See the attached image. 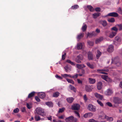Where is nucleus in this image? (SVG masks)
<instances>
[{
  "label": "nucleus",
  "mask_w": 122,
  "mask_h": 122,
  "mask_svg": "<svg viewBox=\"0 0 122 122\" xmlns=\"http://www.w3.org/2000/svg\"><path fill=\"white\" fill-rule=\"evenodd\" d=\"M65 121L66 122H76L77 119L76 118H74L73 116H71L66 118Z\"/></svg>",
  "instance_id": "1"
},
{
  "label": "nucleus",
  "mask_w": 122,
  "mask_h": 122,
  "mask_svg": "<svg viewBox=\"0 0 122 122\" xmlns=\"http://www.w3.org/2000/svg\"><path fill=\"white\" fill-rule=\"evenodd\" d=\"M113 102L115 104L118 105L122 102V100L119 97H114L113 98Z\"/></svg>",
  "instance_id": "2"
},
{
  "label": "nucleus",
  "mask_w": 122,
  "mask_h": 122,
  "mask_svg": "<svg viewBox=\"0 0 122 122\" xmlns=\"http://www.w3.org/2000/svg\"><path fill=\"white\" fill-rule=\"evenodd\" d=\"M36 111L37 114L43 116L45 115L44 111L42 108L37 107L36 109Z\"/></svg>",
  "instance_id": "3"
},
{
  "label": "nucleus",
  "mask_w": 122,
  "mask_h": 122,
  "mask_svg": "<svg viewBox=\"0 0 122 122\" xmlns=\"http://www.w3.org/2000/svg\"><path fill=\"white\" fill-rule=\"evenodd\" d=\"M80 105L78 104H73L71 106V109L73 110H78L80 108Z\"/></svg>",
  "instance_id": "4"
},
{
  "label": "nucleus",
  "mask_w": 122,
  "mask_h": 122,
  "mask_svg": "<svg viewBox=\"0 0 122 122\" xmlns=\"http://www.w3.org/2000/svg\"><path fill=\"white\" fill-rule=\"evenodd\" d=\"M111 63L115 64L117 66H119L121 65L120 63L119 62L118 59L117 58H115L114 59H112Z\"/></svg>",
  "instance_id": "5"
},
{
  "label": "nucleus",
  "mask_w": 122,
  "mask_h": 122,
  "mask_svg": "<svg viewBox=\"0 0 122 122\" xmlns=\"http://www.w3.org/2000/svg\"><path fill=\"white\" fill-rule=\"evenodd\" d=\"M88 109L90 111L93 112L96 111V107L91 104L88 105Z\"/></svg>",
  "instance_id": "6"
},
{
  "label": "nucleus",
  "mask_w": 122,
  "mask_h": 122,
  "mask_svg": "<svg viewBox=\"0 0 122 122\" xmlns=\"http://www.w3.org/2000/svg\"><path fill=\"white\" fill-rule=\"evenodd\" d=\"M83 57L81 55H79L77 56L76 59V61L78 63H80L81 62V60H83Z\"/></svg>",
  "instance_id": "7"
},
{
  "label": "nucleus",
  "mask_w": 122,
  "mask_h": 122,
  "mask_svg": "<svg viewBox=\"0 0 122 122\" xmlns=\"http://www.w3.org/2000/svg\"><path fill=\"white\" fill-rule=\"evenodd\" d=\"M121 41V38L118 36H117L115 37V41H114V43L116 45H117V44H116V42H117L118 43H120Z\"/></svg>",
  "instance_id": "8"
},
{
  "label": "nucleus",
  "mask_w": 122,
  "mask_h": 122,
  "mask_svg": "<svg viewBox=\"0 0 122 122\" xmlns=\"http://www.w3.org/2000/svg\"><path fill=\"white\" fill-rule=\"evenodd\" d=\"M87 57L89 60H92L93 58V57L92 53L89 52L87 53Z\"/></svg>",
  "instance_id": "9"
},
{
  "label": "nucleus",
  "mask_w": 122,
  "mask_h": 122,
  "mask_svg": "<svg viewBox=\"0 0 122 122\" xmlns=\"http://www.w3.org/2000/svg\"><path fill=\"white\" fill-rule=\"evenodd\" d=\"M118 16V14L117 13L115 12H113L109 13L107 15V16H109L116 17H117Z\"/></svg>",
  "instance_id": "10"
},
{
  "label": "nucleus",
  "mask_w": 122,
  "mask_h": 122,
  "mask_svg": "<svg viewBox=\"0 0 122 122\" xmlns=\"http://www.w3.org/2000/svg\"><path fill=\"white\" fill-rule=\"evenodd\" d=\"M113 92L112 90L108 89L105 92V94L107 95H111Z\"/></svg>",
  "instance_id": "11"
},
{
  "label": "nucleus",
  "mask_w": 122,
  "mask_h": 122,
  "mask_svg": "<svg viewBox=\"0 0 122 122\" xmlns=\"http://www.w3.org/2000/svg\"><path fill=\"white\" fill-rule=\"evenodd\" d=\"M114 50V46L112 45H110L107 49V51L109 52H112Z\"/></svg>",
  "instance_id": "12"
},
{
  "label": "nucleus",
  "mask_w": 122,
  "mask_h": 122,
  "mask_svg": "<svg viewBox=\"0 0 122 122\" xmlns=\"http://www.w3.org/2000/svg\"><path fill=\"white\" fill-rule=\"evenodd\" d=\"M38 97L41 99H43L45 97V94L44 93L40 92L38 94Z\"/></svg>",
  "instance_id": "13"
},
{
  "label": "nucleus",
  "mask_w": 122,
  "mask_h": 122,
  "mask_svg": "<svg viewBox=\"0 0 122 122\" xmlns=\"http://www.w3.org/2000/svg\"><path fill=\"white\" fill-rule=\"evenodd\" d=\"M102 83L101 82H98L97 84V88L98 90H100L102 87Z\"/></svg>",
  "instance_id": "14"
},
{
  "label": "nucleus",
  "mask_w": 122,
  "mask_h": 122,
  "mask_svg": "<svg viewBox=\"0 0 122 122\" xmlns=\"http://www.w3.org/2000/svg\"><path fill=\"white\" fill-rule=\"evenodd\" d=\"M66 100L68 103H71L73 102L74 100V98L72 97H69L67 98Z\"/></svg>",
  "instance_id": "15"
},
{
  "label": "nucleus",
  "mask_w": 122,
  "mask_h": 122,
  "mask_svg": "<svg viewBox=\"0 0 122 122\" xmlns=\"http://www.w3.org/2000/svg\"><path fill=\"white\" fill-rule=\"evenodd\" d=\"M45 104L49 107H53V104L51 102H48L45 103Z\"/></svg>",
  "instance_id": "16"
},
{
  "label": "nucleus",
  "mask_w": 122,
  "mask_h": 122,
  "mask_svg": "<svg viewBox=\"0 0 122 122\" xmlns=\"http://www.w3.org/2000/svg\"><path fill=\"white\" fill-rule=\"evenodd\" d=\"M95 97L98 98L102 100L103 98V96H102L98 94L97 93H96L95 94Z\"/></svg>",
  "instance_id": "17"
},
{
  "label": "nucleus",
  "mask_w": 122,
  "mask_h": 122,
  "mask_svg": "<svg viewBox=\"0 0 122 122\" xmlns=\"http://www.w3.org/2000/svg\"><path fill=\"white\" fill-rule=\"evenodd\" d=\"M89 81L90 84H93L96 81L94 79H92L91 78H89Z\"/></svg>",
  "instance_id": "18"
},
{
  "label": "nucleus",
  "mask_w": 122,
  "mask_h": 122,
  "mask_svg": "<svg viewBox=\"0 0 122 122\" xmlns=\"http://www.w3.org/2000/svg\"><path fill=\"white\" fill-rule=\"evenodd\" d=\"M103 39V38L102 37H100L99 38L96 39V40L95 43L96 44H97L101 41H102Z\"/></svg>",
  "instance_id": "19"
},
{
  "label": "nucleus",
  "mask_w": 122,
  "mask_h": 122,
  "mask_svg": "<svg viewBox=\"0 0 122 122\" xmlns=\"http://www.w3.org/2000/svg\"><path fill=\"white\" fill-rule=\"evenodd\" d=\"M76 66L77 68L79 69L85 67V66L84 64H77L76 65Z\"/></svg>",
  "instance_id": "20"
},
{
  "label": "nucleus",
  "mask_w": 122,
  "mask_h": 122,
  "mask_svg": "<svg viewBox=\"0 0 122 122\" xmlns=\"http://www.w3.org/2000/svg\"><path fill=\"white\" fill-rule=\"evenodd\" d=\"M101 14L100 13H97L93 14L92 15L93 16V17L94 18H96L100 15Z\"/></svg>",
  "instance_id": "21"
},
{
  "label": "nucleus",
  "mask_w": 122,
  "mask_h": 122,
  "mask_svg": "<svg viewBox=\"0 0 122 122\" xmlns=\"http://www.w3.org/2000/svg\"><path fill=\"white\" fill-rule=\"evenodd\" d=\"M85 88L87 92H91L92 91V89L90 86H86Z\"/></svg>",
  "instance_id": "22"
},
{
  "label": "nucleus",
  "mask_w": 122,
  "mask_h": 122,
  "mask_svg": "<svg viewBox=\"0 0 122 122\" xmlns=\"http://www.w3.org/2000/svg\"><path fill=\"white\" fill-rule=\"evenodd\" d=\"M35 93V92H31L29 94L28 96V98H30L33 97Z\"/></svg>",
  "instance_id": "23"
},
{
  "label": "nucleus",
  "mask_w": 122,
  "mask_h": 122,
  "mask_svg": "<svg viewBox=\"0 0 122 122\" xmlns=\"http://www.w3.org/2000/svg\"><path fill=\"white\" fill-rule=\"evenodd\" d=\"M116 33L112 32L109 35V37L111 38L113 37L114 36L116 35Z\"/></svg>",
  "instance_id": "24"
},
{
  "label": "nucleus",
  "mask_w": 122,
  "mask_h": 122,
  "mask_svg": "<svg viewBox=\"0 0 122 122\" xmlns=\"http://www.w3.org/2000/svg\"><path fill=\"white\" fill-rule=\"evenodd\" d=\"M61 76L65 78H66L68 76L70 77L71 78L72 77V76L70 74H62Z\"/></svg>",
  "instance_id": "25"
},
{
  "label": "nucleus",
  "mask_w": 122,
  "mask_h": 122,
  "mask_svg": "<svg viewBox=\"0 0 122 122\" xmlns=\"http://www.w3.org/2000/svg\"><path fill=\"white\" fill-rule=\"evenodd\" d=\"M60 93L58 92H56L53 93V96L55 97H57L59 95Z\"/></svg>",
  "instance_id": "26"
},
{
  "label": "nucleus",
  "mask_w": 122,
  "mask_h": 122,
  "mask_svg": "<svg viewBox=\"0 0 122 122\" xmlns=\"http://www.w3.org/2000/svg\"><path fill=\"white\" fill-rule=\"evenodd\" d=\"M88 9L90 10V11L93 12L94 11V8L91 5H88L87 6Z\"/></svg>",
  "instance_id": "27"
},
{
  "label": "nucleus",
  "mask_w": 122,
  "mask_h": 122,
  "mask_svg": "<svg viewBox=\"0 0 122 122\" xmlns=\"http://www.w3.org/2000/svg\"><path fill=\"white\" fill-rule=\"evenodd\" d=\"M106 117L107 121L109 122H112L113 120V118L112 117H110L107 116H106Z\"/></svg>",
  "instance_id": "28"
},
{
  "label": "nucleus",
  "mask_w": 122,
  "mask_h": 122,
  "mask_svg": "<svg viewBox=\"0 0 122 122\" xmlns=\"http://www.w3.org/2000/svg\"><path fill=\"white\" fill-rule=\"evenodd\" d=\"M82 47V45L81 43H78L77 45V48L79 49H81Z\"/></svg>",
  "instance_id": "29"
},
{
  "label": "nucleus",
  "mask_w": 122,
  "mask_h": 122,
  "mask_svg": "<svg viewBox=\"0 0 122 122\" xmlns=\"http://www.w3.org/2000/svg\"><path fill=\"white\" fill-rule=\"evenodd\" d=\"M102 52L98 50H97V54L96 55V58L98 59L102 54Z\"/></svg>",
  "instance_id": "30"
},
{
  "label": "nucleus",
  "mask_w": 122,
  "mask_h": 122,
  "mask_svg": "<svg viewBox=\"0 0 122 122\" xmlns=\"http://www.w3.org/2000/svg\"><path fill=\"white\" fill-rule=\"evenodd\" d=\"M79 7L78 5H76L72 6L71 8V9L75 10L78 8Z\"/></svg>",
  "instance_id": "31"
},
{
  "label": "nucleus",
  "mask_w": 122,
  "mask_h": 122,
  "mask_svg": "<svg viewBox=\"0 0 122 122\" xmlns=\"http://www.w3.org/2000/svg\"><path fill=\"white\" fill-rule=\"evenodd\" d=\"M111 30H112L114 31H112V32H114L116 33V34L117 33V32L118 30V29L116 27H114L112 28L111 29Z\"/></svg>",
  "instance_id": "32"
},
{
  "label": "nucleus",
  "mask_w": 122,
  "mask_h": 122,
  "mask_svg": "<svg viewBox=\"0 0 122 122\" xmlns=\"http://www.w3.org/2000/svg\"><path fill=\"white\" fill-rule=\"evenodd\" d=\"M69 88L71 90H73L74 92H76V89L73 86L70 85L69 86Z\"/></svg>",
  "instance_id": "33"
},
{
  "label": "nucleus",
  "mask_w": 122,
  "mask_h": 122,
  "mask_svg": "<svg viewBox=\"0 0 122 122\" xmlns=\"http://www.w3.org/2000/svg\"><path fill=\"white\" fill-rule=\"evenodd\" d=\"M84 33H82L80 34L79 35H78L77 37V38L79 39H80L81 38L83 37L84 36Z\"/></svg>",
  "instance_id": "34"
},
{
  "label": "nucleus",
  "mask_w": 122,
  "mask_h": 122,
  "mask_svg": "<svg viewBox=\"0 0 122 122\" xmlns=\"http://www.w3.org/2000/svg\"><path fill=\"white\" fill-rule=\"evenodd\" d=\"M87 43L88 45L90 46H92L93 45L94 42L92 41H87Z\"/></svg>",
  "instance_id": "35"
},
{
  "label": "nucleus",
  "mask_w": 122,
  "mask_h": 122,
  "mask_svg": "<svg viewBox=\"0 0 122 122\" xmlns=\"http://www.w3.org/2000/svg\"><path fill=\"white\" fill-rule=\"evenodd\" d=\"M66 81L69 82L72 84H74V82L71 79H69L68 78H66Z\"/></svg>",
  "instance_id": "36"
},
{
  "label": "nucleus",
  "mask_w": 122,
  "mask_h": 122,
  "mask_svg": "<svg viewBox=\"0 0 122 122\" xmlns=\"http://www.w3.org/2000/svg\"><path fill=\"white\" fill-rule=\"evenodd\" d=\"M97 71L99 73H102L104 74H107V73L105 72H103V70H100V69H97Z\"/></svg>",
  "instance_id": "37"
},
{
  "label": "nucleus",
  "mask_w": 122,
  "mask_h": 122,
  "mask_svg": "<svg viewBox=\"0 0 122 122\" xmlns=\"http://www.w3.org/2000/svg\"><path fill=\"white\" fill-rule=\"evenodd\" d=\"M108 21L110 22L113 23L115 22V20L114 18H112L108 20Z\"/></svg>",
  "instance_id": "38"
},
{
  "label": "nucleus",
  "mask_w": 122,
  "mask_h": 122,
  "mask_svg": "<svg viewBox=\"0 0 122 122\" xmlns=\"http://www.w3.org/2000/svg\"><path fill=\"white\" fill-rule=\"evenodd\" d=\"M87 26L86 25L83 26L82 27V29L83 31L84 32L86 30Z\"/></svg>",
  "instance_id": "39"
},
{
  "label": "nucleus",
  "mask_w": 122,
  "mask_h": 122,
  "mask_svg": "<svg viewBox=\"0 0 122 122\" xmlns=\"http://www.w3.org/2000/svg\"><path fill=\"white\" fill-rule=\"evenodd\" d=\"M106 116H107L104 115H100L99 116V118L100 119L103 120L105 119H106Z\"/></svg>",
  "instance_id": "40"
},
{
  "label": "nucleus",
  "mask_w": 122,
  "mask_h": 122,
  "mask_svg": "<svg viewBox=\"0 0 122 122\" xmlns=\"http://www.w3.org/2000/svg\"><path fill=\"white\" fill-rule=\"evenodd\" d=\"M86 64L87 66L90 68L92 69H93L94 68V66L93 65H91L90 63L87 62L86 63Z\"/></svg>",
  "instance_id": "41"
},
{
  "label": "nucleus",
  "mask_w": 122,
  "mask_h": 122,
  "mask_svg": "<svg viewBox=\"0 0 122 122\" xmlns=\"http://www.w3.org/2000/svg\"><path fill=\"white\" fill-rule=\"evenodd\" d=\"M63 53H64V54H63L62 56V60H64L65 59V57L66 56V53L65 52H63L62 53L63 54Z\"/></svg>",
  "instance_id": "42"
},
{
  "label": "nucleus",
  "mask_w": 122,
  "mask_h": 122,
  "mask_svg": "<svg viewBox=\"0 0 122 122\" xmlns=\"http://www.w3.org/2000/svg\"><path fill=\"white\" fill-rule=\"evenodd\" d=\"M94 35V32H92V33H88L87 34V37H91L92 36Z\"/></svg>",
  "instance_id": "43"
},
{
  "label": "nucleus",
  "mask_w": 122,
  "mask_h": 122,
  "mask_svg": "<svg viewBox=\"0 0 122 122\" xmlns=\"http://www.w3.org/2000/svg\"><path fill=\"white\" fill-rule=\"evenodd\" d=\"M64 69H65V71L67 72H68L69 71V70H71L69 68L68 66H66L64 67Z\"/></svg>",
  "instance_id": "44"
},
{
  "label": "nucleus",
  "mask_w": 122,
  "mask_h": 122,
  "mask_svg": "<svg viewBox=\"0 0 122 122\" xmlns=\"http://www.w3.org/2000/svg\"><path fill=\"white\" fill-rule=\"evenodd\" d=\"M66 62L71 64L72 65H74L75 64L74 62L71 61L70 60L68 59L66 60Z\"/></svg>",
  "instance_id": "45"
},
{
  "label": "nucleus",
  "mask_w": 122,
  "mask_h": 122,
  "mask_svg": "<svg viewBox=\"0 0 122 122\" xmlns=\"http://www.w3.org/2000/svg\"><path fill=\"white\" fill-rule=\"evenodd\" d=\"M81 73L79 74V75L80 76H82L85 73V71L84 70H82L81 71Z\"/></svg>",
  "instance_id": "46"
},
{
  "label": "nucleus",
  "mask_w": 122,
  "mask_h": 122,
  "mask_svg": "<svg viewBox=\"0 0 122 122\" xmlns=\"http://www.w3.org/2000/svg\"><path fill=\"white\" fill-rule=\"evenodd\" d=\"M35 120L36 121H38L40 120V117L37 115H36L35 117Z\"/></svg>",
  "instance_id": "47"
},
{
  "label": "nucleus",
  "mask_w": 122,
  "mask_h": 122,
  "mask_svg": "<svg viewBox=\"0 0 122 122\" xmlns=\"http://www.w3.org/2000/svg\"><path fill=\"white\" fill-rule=\"evenodd\" d=\"M107 23L106 21L105 20H103L102 21V25L105 27L107 25Z\"/></svg>",
  "instance_id": "48"
},
{
  "label": "nucleus",
  "mask_w": 122,
  "mask_h": 122,
  "mask_svg": "<svg viewBox=\"0 0 122 122\" xmlns=\"http://www.w3.org/2000/svg\"><path fill=\"white\" fill-rule=\"evenodd\" d=\"M65 108L64 107H62L61 108H60L59 111V113H62L65 110Z\"/></svg>",
  "instance_id": "49"
},
{
  "label": "nucleus",
  "mask_w": 122,
  "mask_h": 122,
  "mask_svg": "<svg viewBox=\"0 0 122 122\" xmlns=\"http://www.w3.org/2000/svg\"><path fill=\"white\" fill-rule=\"evenodd\" d=\"M97 102L100 105L102 106L103 107L104 106L103 104L101 102L98 100H97Z\"/></svg>",
  "instance_id": "50"
},
{
  "label": "nucleus",
  "mask_w": 122,
  "mask_h": 122,
  "mask_svg": "<svg viewBox=\"0 0 122 122\" xmlns=\"http://www.w3.org/2000/svg\"><path fill=\"white\" fill-rule=\"evenodd\" d=\"M76 115V116H78L79 118L80 117V116L78 112L77 111H74Z\"/></svg>",
  "instance_id": "51"
},
{
  "label": "nucleus",
  "mask_w": 122,
  "mask_h": 122,
  "mask_svg": "<svg viewBox=\"0 0 122 122\" xmlns=\"http://www.w3.org/2000/svg\"><path fill=\"white\" fill-rule=\"evenodd\" d=\"M117 26H118L119 28V30H122V24H117Z\"/></svg>",
  "instance_id": "52"
},
{
  "label": "nucleus",
  "mask_w": 122,
  "mask_h": 122,
  "mask_svg": "<svg viewBox=\"0 0 122 122\" xmlns=\"http://www.w3.org/2000/svg\"><path fill=\"white\" fill-rule=\"evenodd\" d=\"M19 111V108H17L14 110L13 112L15 113H16L18 112Z\"/></svg>",
  "instance_id": "53"
},
{
  "label": "nucleus",
  "mask_w": 122,
  "mask_h": 122,
  "mask_svg": "<svg viewBox=\"0 0 122 122\" xmlns=\"http://www.w3.org/2000/svg\"><path fill=\"white\" fill-rule=\"evenodd\" d=\"M106 104L110 107H112V104L110 102H107L106 103Z\"/></svg>",
  "instance_id": "54"
},
{
  "label": "nucleus",
  "mask_w": 122,
  "mask_h": 122,
  "mask_svg": "<svg viewBox=\"0 0 122 122\" xmlns=\"http://www.w3.org/2000/svg\"><path fill=\"white\" fill-rule=\"evenodd\" d=\"M35 98L37 102H40V100L38 97L36 96L35 97Z\"/></svg>",
  "instance_id": "55"
},
{
  "label": "nucleus",
  "mask_w": 122,
  "mask_h": 122,
  "mask_svg": "<svg viewBox=\"0 0 122 122\" xmlns=\"http://www.w3.org/2000/svg\"><path fill=\"white\" fill-rule=\"evenodd\" d=\"M89 122H99L98 121H97L95 120H94L92 119L89 120Z\"/></svg>",
  "instance_id": "56"
},
{
  "label": "nucleus",
  "mask_w": 122,
  "mask_h": 122,
  "mask_svg": "<svg viewBox=\"0 0 122 122\" xmlns=\"http://www.w3.org/2000/svg\"><path fill=\"white\" fill-rule=\"evenodd\" d=\"M95 10L97 12H100L101 10V9L99 7H97L95 8Z\"/></svg>",
  "instance_id": "57"
},
{
  "label": "nucleus",
  "mask_w": 122,
  "mask_h": 122,
  "mask_svg": "<svg viewBox=\"0 0 122 122\" xmlns=\"http://www.w3.org/2000/svg\"><path fill=\"white\" fill-rule=\"evenodd\" d=\"M55 77L57 79H62V77L58 76L57 75H56L55 76Z\"/></svg>",
  "instance_id": "58"
},
{
  "label": "nucleus",
  "mask_w": 122,
  "mask_h": 122,
  "mask_svg": "<svg viewBox=\"0 0 122 122\" xmlns=\"http://www.w3.org/2000/svg\"><path fill=\"white\" fill-rule=\"evenodd\" d=\"M79 75L78 74H76L72 76V77L71 78H77Z\"/></svg>",
  "instance_id": "59"
},
{
  "label": "nucleus",
  "mask_w": 122,
  "mask_h": 122,
  "mask_svg": "<svg viewBox=\"0 0 122 122\" xmlns=\"http://www.w3.org/2000/svg\"><path fill=\"white\" fill-rule=\"evenodd\" d=\"M53 121L54 122H63L60 120H57L55 119H54Z\"/></svg>",
  "instance_id": "60"
},
{
  "label": "nucleus",
  "mask_w": 122,
  "mask_h": 122,
  "mask_svg": "<svg viewBox=\"0 0 122 122\" xmlns=\"http://www.w3.org/2000/svg\"><path fill=\"white\" fill-rule=\"evenodd\" d=\"M88 117H92L93 115L92 113L91 112L88 113Z\"/></svg>",
  "instance_id": "61"
},
{
  "label": "nucleus",
  "mask_w": 122,
  "mask_h": 122,
  "mask_svg": "<svg viewBox=\"0 0 122 122\" xmlns=\"http://www.w3.org/2000/svg\"><path fill=\"white\" fill-rule=\"evenodd\" d=\"M64 115H61L60 116H59L58 117V118L59 119H63L64 118Z\"/></svg>",
  "instance_id": "62"
},
{
  "label": "nucleus",
  "mask_w": 122,
  "mask_h": 122,
  "mask_svg": "<svg viewBox=\"0 0 122 122\" xmlns=\"http://www.w3.org/2000/svg\"><path fill=\"white\" fill-rule=\"evenodd\" d=\"M103 79L107 81V79L108 77V76H106L104 75L102 76Z\"/></svg>",
  "instance_id": "63"
},
{
  "label": "nucleus",
  "mask_w": 122,
  "mask_h": 122,
  "mask_svg": "<svg viewBox=\"0 0 122 122\" xmlns=\"http://www.w3.org/2000/svg\"><path fill=\"white\" fill-rule=\"evenodd\" d=\"M84 99L85 101H86L87 100V99L86 94L84 96Z\"/></svg>",
  "instance_id": "64"
}]
</instances>
